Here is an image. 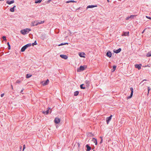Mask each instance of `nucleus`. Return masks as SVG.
<instances>
[{"label": "nucleus", "instance_id": "obj_1", "mask_svg": "<svg viewBox=\"0 0 151 151\" xmlns=\"http://www.w3.org/2000/svg\"><path fill=\"white\" fill-rule=\"evenodd\" d=\"M31 30L30 29L27 28L23 30H22L20 32L21 34L23 35H25L28 33Z\"/></svg>", "mask_w": 151, "mask_h": 151}, {"label": "nucleus", "instance_id": "obj_2", "mask_svg": "<svg viewBox=\"0 0 151 151\" xmlns=\"http://www.w3.org/2000/svg\"><path fill=\"white\" fill-rule=\"evenodd\" d=\"M130 89L131 91L130 95L127 97V99H129L132 98L133 93V89L132 87H131Z\"/></svg>", "mask_w": 151, "mask_h": 151}, {"label": "nucleus", "instance_id": "obj_3", "mask_svg": "<svg viewBox=\"0 0 151 151\" xmlns=\"http://www.w3.org/2000/svg\"><path fill=\"white\" fill-rule=\"evenodd\" d=\"M84 66H81L78 69L77 71L78 72H80L84 70L85 69Z\"/></svg>", "mask_w": 151, "mask_h": 151}, {"label": "nucleus", "instance_id": "obj_4", "mask_svg": "<svg viewBox=\"0 0 151 151\" xmlns=\"http://www.w3.org/2000/svg\"><path fill=\"white\" fill-rule=\"evenodd\" d=\"M112 115H111L109 117H107L106 118V122L107 124H109V122L111 121Z\"/></svg>", "mask_w": 151, "mask_h": 151}, {"label": "nucleus", "instance_id": "obj_5", "mask_svg": "<svg viewBox=\"0 0 151 151\" xmlns=\"http://www.w3.org/2000/svg\"><path fill=\"white\" fill-rule=\"evenodd\" d=\"M60 119L57 117L55 118L54 120L55 123L56 124L59 123L60 122Z\"/></svg>", "mask_w": 151, "mask_h": 151}, {"label": "nucleus", "instance_id": "obj_6", "mask_svg": "<svg viewBox=\"0 0 151 151\" xmlns=\"http://www.w3.org/2000/svg\"><path fill=\"white\" fill-rule=\"evenodd\" d=\"M49 83V80L47 79L45 81H43L42 82V85L43 86H45L47 85Z\"/></svg>", "mask_w": 151, "mask_h": 151}, {"label": "nucleus", "instance_id": "obj_7", "mask_svg": "<svg viewBox=\"0 0 151 151\" xmlns=\"http://www.w3.org/2000/svg\"><path fill=\"white\" fill-rule=\"evenodd\" d=\"M86 151H90L91 150V147L88 144H87L86 145Z\"/></svg>", "mask_w": 151, "mask_h": 151}, {"label": "nucleus", "instance_id": "obj_8", "mask_svg": "<svg viewBox=\"0 0 151 151\" xmlns=\"http://www.w3.org/2000/svg\"><path fill=\"white\" fill-rule=\"evenodd\" d=\"M141 64H136L135 65V67L137 68L138 70H140L141 68Z\"/></svg>", "mask_w": 151, "mask_h": 151}, {"label": "nucleus", "instance_id": "obj_9", "mask_svg": "<svg viewBox=\"0 0 151 151\" xmlns=\"http://www.w3.org/2000/svg\"><path fill=\"white\" fill-rule=\"evenodd\" d=\"M121 51V48H119V49H118L117 50H114V53L117 54V53H119V52H120Z\"/></svg>", "mask_w": 151, "mask_h": 151}, {"label": "nucleus", "instance_id": "obj_10", "mask_svg": "<svg viewBox=\"0 0 151 151\" xmlns=\"http://www.w3.org/2000/svg\"><path fill=\"white\" fill-rule=\"evenodd\" d=\"M106 55L109 58H111L112 55V54L110 51H108L106 54Z\"/></svg>", "mask_w": 151, "mask_h": 151}, {"label": "nucleus", "instance_id": "obj_11", "mask_svg": "<svg viewBox=\"0 0 151 151\" xmlns=\"http://www.w3.org/2000/svg\"><path fill=\"white\" fill-rule=\"evenodd\" d=\"M60 56L62 58L65 59H66L68 58V57L67 55H61Z\"/></svg>", "mask_w": 151, "mask_h": 151}, {"label": "nucleus", "instance_id": "obj_12", "mask_svg": "<svg viewBox=\"0 0 151 151\" xmlns=\"http://www.w3.org/2000/svg\"><path fill=\"white\" fill-rule=\"evenodd\" d=\"M129 34V32H124L122 35V36H128Z\"/></svg>", "mask_w": 151, "mask_h": 151}, {"label": "nucleus", "instance_id": "obj_13", "mask_svg": "<svg viewBox=\"0 0 151 151\" xmlns=\"http://www.w3.org/2000/svg\"><path fill=\"white\" fill-rule=\"evenodd\" d=\"M46 35L45 34H42L41 35V38L42 39L44 40L46 37Z\"/></svg>", "mask_w": 151, "mask_h": 151}, {"label": "nucleus", "instance_id": "obj_14", "mask_svg": "<svg viewBox=\"0 0 151 151\" xmlns=\"http://www.w3.org/2000/svg\"><path fill=\"white\" fill-rule=\"evenodd\" d=\"M97 5H89L87 6V9L88 8H92L94 7H97Z\"/></svg>", "mask_w": 151, "mask_h": 151}, {"label": "nucleus", "instance_id": "obj_15", "mask_svg": "<svg viewBox=\"0 0 151 151\" xmlns=\"http://www.w3.org/2000/svg\"><path fill=\"white\" fill-rule=\"evenodd\" d=\"M27 49L26 47L25 46H23L21 50V51L22 52H23L25 51V50Z\"/></svg>", "mask_w": 151, "mask_h": 151}, {"label": "nucleus", "instance_id": "obj_16", "mask_svg": "<svg viewBox=\"0 0 151 151\" xmlns=\"http://www.w3.org/2000/svg\"><path fill=\"white\" fill-rule=\"evenodd\" d=\"M33 25H32L33 26H37V25L39 24L38 22V21H34L33 23Z\"/></svg>", "mask_w": 151, "mask_h": 151}, {"label": "nucleus", "instance_id": "obj_17", "mask_svg": "<svg viewBox=\"0 0 151 151\" xmlns=\"http://www.w3.org/2000/svg\"><path fill=\"white\" fill-rule=\"evenodd\" d=\"M92 141L95 143V144L96 145L97 144V139L94 138H93L92 139Z\"/></svg>", "mask_w": 151, "mask_h": 151}, {"label": "nucleus", "instance_id": "obj_18", "mask_svg": "<svg viewBox=\"0 0 151 151\" xmlns=\"http://www.w3.org/2000/svg\"><path fill=\"white\" fill-rule=\"evenodd\" d=\"M49 112V109H48L46 111H43L42 112V113L45 114L47 115L48 114Z\"/></svg>", "mask_w": 151, "mask_h": 151}, {"label": "nucleus", "instance_id": "obj_19", "mask_svg": "<svg viewBox=\"0 0 151 151\" xmlns=\"http://www.w3.org/2000/svg\"><path fill=\"white\" fill-rule=\"evenodd\" d=\"M79 56L81 57L85 58V57L83 56V55H85V53L84 52H82L79 54Z\"/></svg>", "mask_w": 151, "mask_h": 151}, {"label": "nucleus", "instance_id": "obj_20", "mask_svg": "<svg viewBox=\"0 0 151 151\" xmlns=\"http://www.w3.org/2000/svg\"><path fill=\"white\" fill-rule=\"evenodd\" d=\"M84 85V84H82L80 85V88L81 89H86V87L84 86H83Z\"/></svg>", "mask_w": 151, "mask_h": 151}, {"label": "nucleus", "instance_id": "obj_21", "mask_svg": "<svg viewBox=\"0 0 151 151\" xmlns=\"http://www.w3.org/2000/svg\"><path fill=\"white\" fill-rule=\"evenodd\" d=\"M14 3V0L11 1H7L6 2V3L9 4H12Z\"/></svg>", "mask_w": 151, "mask_h": 151}, {"label": "nucleus", "instance_id": "obj_22", "mask_svg": "<svg viewBox=\"0 0 151 151\" xmlns=\"http://www.w3.org/2000/svg\"><path fill=\"white\" fill-rule=\"evenodd\" d=\"M146 56L147 57L151 56V51L148 52L146 55Z\"/></svg>", "mask_w": 151, "mask_h": 151}, {"label": "nucleus", "instance_id": "obj_23", "mask_svg": "<svg viewBox=\"0 0 151 151\" xmlns=\"http://www.w3.org/2000/svg\"><path fill=\"white\" fill-rule=\"evenodd\" d=\"M79 92L78 91H77L74 92V96H77L79 94Z\"/></svg>", "mask_w": 151, "mask_h": 151}, {"label": "nucleus", "instance_id": "obj_24", "mask_svg": "<svg viewBox=\"0 0 151 151\" xmlns=\"http://www.w3.org/2000/svg\"><path fill=\"white\" fill-rule=\"evenodd\" d=\"M32 76V75L30 74H27L26 75V78H30L31 76Z\"/></svg>", "mask_w": 151, "mask_h": 151}, {"label": "nucleus", "instance_id": "obj_25", "mask_svg": "<svg viewBox=\"0 0 151 151\" xmlns=\"http://www.w3.org/2000/svg\"><path fill=\"white\" fill-rule=\"evenodd\" d=\"M42 0H36L35 1V3H40Z\"/></svg>", "mask_w": 151, "mask_h": 151}, {"label": "nucleus", "instance_id": "obj_26", "mask_svg": "<svg viewBox=\"0 0 151 151\" xmlns=\"http://www.w3.org/2000/svg\"><path fill=\"white\" fill-rule=\"evenodd\" d=\"M116 65H114L113 66V70L112 71V72L116 70Z\"/></svg>", "mask_w": 151, "mask_h": 151}, {"label": "nucleus", "instance_id": "obj_27", "mask_svg": "<svg viewBox=\"0 0 151 151\" xmlns=\"http://www.w3.org/2000/svg\"><path fill=\"white\" fill-rule=\"evenodd\" d=\"M68 43H67V42H65V43H61L60 44L58 45V46H60L63 45H68Z\"/></svg>", "mask_w": 151, "mask_h": 151}, {"label": "nucleus", "instance_id": "obj_28", "mask_svg": "<svg viewBox=\"0 0 151 151\" xmlns=\"http://www.w3.org/2000/svg\"><path fill=\"white\" fill-rule=\"evenodd\" d=\"M27 48L28 47H30L31 46V43L28 44L24 45Z\"/></svg>", "mask_w": 151, "mask_h": 151}, {"label": "nucleus", "instance_id": "obj_29", "mask_svg": "<svg viewBox=\"0 0 151 151\" xmlns=\"http://www.w3.org/2000/svg\"><path fill=\"white\" fill-rule=\"evenodd\" d=\"M137 15H131L130 16H129V17L130 18L132 19L134 18V17L137 16Z\"/></svg>", "mask_w": 151, "mask_h": 151}, {"label": "nucleus", "instance_id": "obj_30", "mask_svg": "<svg viewBox=\"0 0 151 151\" xmlns=\"http://www.w3.org/2000/svg\"><path fill=\"white\" fill-rule=\"evenodd\" d=\"M7 45L8 46V50H10L11 49V46L9 44V42L7 43Z\"/></svg>", "mask_w": 151, "mask_h": 151}, {"label": "nucleus", "instance_id": "obj_31", "mask_svg": "<svg viewBox=\"0 0 151 151\" xmlns=\"http://www.w3.org/2000/svg\"><path fill=\"white\" fill-rule=\"evenodd\" d=\"M88 136H93V135L91 133L89 132L87 134Z\"/></svg>", "mask_w": 151, "mask_h": 151}, {"label": "nucleus", "instance_id": "obj_32", "mask_svg": "<svg viewBox=\"0 0 151 151\" xmlns=\"http://www.w3.org/2000/svg\"><path fill=\"white\" fill-rule=\"evenodd\" d=\"M38 22L39 24H41L45 22V21H38Z\"/></svg>", "mask_w": 151, "mask_h": 151}, {"label": "nucleus", "instance_id": "obj_33", "mask_svg": "<svg viewBox=\"0 0 151 151\" xmlns=\"http://www.w3.org/2000/svg\"><path fill=\"white\" fill-rule=\"evenodd\" d=\"M76 2V1H74L71 0V1H66V3H69L70 2Z\"/></svg>", "mask_w": 151, "mask_h": 151}, {"label": "nucleus", "instance_id": "obj_34", "mask_svg": "<svg viewBox=\"0 0 151 151\" xmlns=\"http://www.w3.org/2000/svg\"><path fill=\"white\" fill-rule=\"evenodd\" d=\"M37 44V42L36 41H35L34 43L32 44V46H34V45H35Z\"/></svg>", "mask_w": 151, "mask_h": 151}, {"label": "nucleus", "instance_id": "obj_35", "mask_svg": "<svg viewBox=\"0 0 151 151\" xmlns=\"http://www.w3.org/2000/svg\"><path fill=\"white\" fill-rule=\"evenodd\" d=\"M2 38L5 41L6 40V37L5 36H3Z\"/></svg>", "mask_w": 151, "mask_h": 151}, {"label": "nucleus", "instance_id": "obj_36", "mask_svg": "<svg viewBox=\"0 0 151 151\" xmlns=\"http://www.w3.org/2000/svg\"><path fill=\"white\" fill-rule=\"evenodd\" d=\"M85 83H86V84H89V82L88 81H85Z\"/></svg>", "mask_w": 151, "mask_h": 151}, {"label": "nucleus", "instance_id": "obj_37", "mask_svg": "<svg viewBox=\"0 0 151 151\" xmlns=\"http://www.w3.org/2000/svg\"><path fill=\"white\" fill-rule=\"evenodd\" d=\"M147 89H148V93H149V91L150 90V87H148L147 88Z\"/></svg>", "mask_w": 151, "mask_h": 151}, {"label": "nucleus", "instance_id": "obj_38", "mask_svg": "<svg viewBox=\"0 0 151 151\" xmlns=\"http://www.w3.org/2000/svg\"><path fill=\"white\" fill-rule=\"evenodd\" d=\"M146 17L147 18L149 19H151V17H148V16H146Z\"/></svg>", "mask_w": 151, "mask_h": 151}, {"label": "nucleus", "instance_id": "obj_39", "mask_svg": "<svg viewBox=\"0 0 151 151\" xmlns=\"http://www.w3.org/2000/svg\"><path fill=\"white\" fill-rule=\"evenodd\" d=\"M20 81H19V80H17L16 81V83H20Z\"/></svg>", "mask_w": 151, "mask_h": 151}, {"label": "nucleus", "instance_id": "obj_40", "mask_svg": "<svg viewBox=\"0 0 151 151\" xmlns=\"http://www.w3.org/2000/svg\"><path fill=\"white\" fill-rule=\"evenodd\" d=\"M25 148V145H23V150L22 151H24V149Z\"/></svg>", "mask_w": 151, "mask_h": 151}, {"label": "nucleus", "instance_id": "obj_41", "mask_svg": "<svg viewBox=\"0 0 151 151\" xmlns=\"http://www.w3.org/2000/svg\"><path fill=\"white\" fill-rule=\"evenodd\" d=\"M24 90V88H23L21 90L20 92V93H21L22 94H23V93H22V92L23 91V90Z\"/></svg>", "mask_w": 151, "mask_h": 151}, {"label": "nucleus", "instance_id": "obj_42", "mask_svg": "<svg viewBox=\"0 0 151 151\" xmlns=\"http://www.w3.org/2000/svg\"><path fill=\"white\" fill-rule=\"evenodd\" d=\"M15 7H16V6H14L13 7L11 8L10 9H14V8H15Z\"/></svg>", "mask_w": 151, "mask_h": 151}, {"label": "nucleus", "instance_id": "obj_43", "mask_svg": "<svg viewBox=\"0 0 151 151\" xmlns=\"http://www.w3.org/2000/svg\"><path fill=\"white\" fill-rule=\"evenodd\" d=\"M77 145H78V148L79 149V147H80V144H79V143H77Z\"/></svg>", "mask_w": 151, "mask_h": 151}, {"label": "nucleus", "instance_id": "obj_44", "mask_svg": "<svg viewBox=\"0 0 151 151\" xmlns=\"http://www.w3.org/2000/svg\"><path fill=\"white\" fill-rule=\"evenodd\" d=\"M129 19H130V18L129 17V16H128L127 17V18H126V19L128 20Z\"/></svg>", "mask_w": 151, "mask_h": 151}, {"label": "nucleus", "instance_id": "obj_45", "mask_svg": "<svg viewBox=\"0 0 151 151\" xmlns=\"http://www.w3.org/2000/svg\"><path fill=\"white\" fill-rule=\"evenodd\" d=\"M4 93L1 94V97H3L4 96Z\"/></svg>", "mask_w": 151, "mask_h": 151}, {"label": "nucleus", "instance_id": "obj_46", "mask_svg": "<svg viewBox=\"0 0 151 151\" xmlns=\"http://www.w3.org/2000/svg\"><path fill=\"white\" fill-rule=\"evenodd\" d=\"M14 10H10V12H14Z\"/></svg>", "mask_w": 151, "mask_h": 151}, {"label": "nucleus", "instance_id": "obj_47", "mask_svg": "<svg viewBox=\"0 0 151 151\" xmlns=\"http://www.w3.org/2000/svg\"><path fill=\"white\" fill-rule=\"evenodd\" d=\"M101 141L100 142V143H101L102 142V137H101Z\"/></svg>", "mask_w": 151, "mask_h": 151}, {"label": "nucleus", "instance_id": "obj_48", "mask_svg": "<svg viewBox=\"0 0 151 151\" xmlns=\"http://www.w3.org/2000/svg\"><path fill=\"white\" fill-rule=\"evenodd\" d=\"M145 31V29H144V30H143V31L142 32V34H143V33H144V32Z\"/></svg>", "mask_w": 151, "mask_h": 151}, {"label": "nucleus", "instance_id": "obj_49", "mask_svg": "<svg viewBox=\"0 0 151 151\" xmlns=\"http://www.w3.org/2000/svg\"><path fill=\"white\" fill-rule=\"evenodd\" d=\"M11 88H12V89H13V86L12 85H11Z\"/></svg>", "mask_w": 151, "mask_h": 151}, {"label": "nucleus", "instance_id": "obj_50", "mask_svg": "<svg viewBox=\"0 0 151 151\" xmlns=\"http://www.w3.org/2000/svg\"><path fill=\"white\" fill-rule=\"evenodd\" d=\"M149 15H151V12H150L149 14Z\"/></svg>", "mask_w": 151, "mask_h": 151}, {"label": "nucleus", "instance_id": "obj_51", "mask_svg": "<svg viewBox=\"0 0 151 151\" xmlns=\"http://www.w3.org/2000/svg\"><path fill=\"white\" fill-rule=\"evenodd\" d=\"M107 1H108V2H109V0H107Z\"/></svg>", "mask_w": 151, "mask_h": 151}, {"label": "nucleus", "instance_id": "obj_52", "mask_svg": "<svg viewBox=\"0 0 151 151\" xmlns=\"http://www.w3.org/2000/svg\"><path fill=\"white\" fill-rule=\"evenodd\" d=\"M147 66H148L147 65V66H145V67H147Z\"/></svg>", "mask_w": 151, "mask_h": 151}, {"label": "nucleus", "instance_id": "obj_53", "mask_svg": "<svg viewBox=\"0 0 151 151\" xmlns=\"http://www.w3.org/2000/svg\"><path fill=\"white\" fill-rule=\"evenodd\" d=\"M94 149V148H92V150H93V149Z\"/></svg>", "mask_w": 151, "mask_h": 151}, {"label": "nucleus", "instance_id": "obj_54", "mask_svg": "<svg viewBox=\"0 0 151 151\" xmlns=\"http://www.w3.org/2000/svg\"><path fill=\"white\" fill-rule=\"evenodd\" d=\"M0 55V56H1V55Z\"/></svg>", "mask_w": 151, "mask_h": 151}, {"label": "nucleus", "instance_id": "obj_55", "mask_svg": "<svg viewBox=\"0 0 151 151\" xmlns=\"http://www.w3.org/2000/svg\"><path fill=\"white\" fill-rule=\"evenodd\" d=\"M93 151H94V150H93Z\"/></svg>", "mask_w": 151, "mask_h": 151}]
</instances>
